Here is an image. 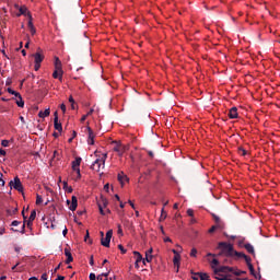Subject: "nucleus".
I'll list each match as a JSON object with an SVG mask.
<instances>
[{
    "label": "nucleus",
    "instance_id": "obj_4",
    "mask_svg": "<svg viewBox=\"0 0 280 280\" xmlns=\"http://www.w3.org/2000/svg\"><path fill=\"white\" fill-rule=\"evenodd\" d=\"M114 143H116V145L114 147V152H117L118 156H124V152H128V145H124L117 141H114Z\"/></svg>",
    "mask_w": 280,
    "mask_h": 280
},
{
    "label": "nucleus",
    "instance_id": "obj_11",
    "mask_svg": "<svg viewBox=\"0 0 280 280\" xmlns=\"http://www.w3.org/2000/svg\"><path fill=\"white\" fill-rule=\"evenodd\" d=\"M54 126L55 130L62 132V124L58 121V112H55Z\"/></svg>",
    "mask_w": 280,
    "mask_h": 280
},
{
    "label": "nucleus",
    "instance_id": "obj_42",
    "mask_svg": "<svg viewBox=\"0 0 280 280\" xmlns=\"http://www.w3.org/2000/svg\"><path fill=\"white\" fill-rule=\"evenodd\" d=\"M110 275V271H108V272H105V273H101V275H98V277H105V279H108V276Z\"/></svg>",
    "mask_w": 280,
    "mask_h": 280
},
{
    "label": "nucleus",
    "instance_id": "obj_57",
    "mask_svg": "<svg viewBox=\"0 0 280 280\" xmlns=\"http://www.w3.org/2000/svg\"><path fill=\"white\" fill-rule=\"evenodd\" d=\"M34 69H35V71H38V69H40V63H35Z\"/></svg>",
    "mask_w": 280,
    "mask_h": 280
},
{
    "label": "nucleus",
    "instance_id": "obj_24",
    "mask_svg": "<svg viewBox=\"0 0 280 280\" xmlns=\"http://www.w3.org/2000/svg\"><path fill=\"white\" fill-rule=\"evenodd\" d=\"M49 114H50L49 108H48V109H45L44 112L40 110V112L38 113V117H40L42 119H45V117H49Z\"/></svg>",
    "mask_w": 280,
    "mask_h": 280
},
{
    "label": "nucleus",
    "instance_id": "obj_19",
    "mask_svg": "<svg viewBox=\"0 0 280 280\" xmlns=\"http://www.w3.org/2000/svg\"><path fill=\"white\" fill-rule=\"evenodd\" d=\"M209 279V277L207 276V273H197L195 276H192V280H207Z\"/></svg>",
    "mask_w": 280,
    "mask_h": 280
},
{
    "label": "nucleus",
    "instance_id": "obj_34",
    "mask_svg": "<svg viewBox=\"0 0 280 280\" xmlns=\"http://www.w3.org/2000/svg\"><path fill=\"white\" fill-rule=\"evenodd\" d=\"M36 205H43V197L40 195L36 196Z\"/></svg>",
    "mask_w": 280,
    "mask_h": 280
},
{
    "label": "nucleus",
    "instance_id": "obj_54",
    "mask_svg": "<svg viewBox=\"0 0 280 280\" xmlns=\"http://www.w3.org/2000/svg\"><path fill=\"white\" fill-rule=\"evenodd\" d=\"M12 95H14V96L18 97V98L22 97V96H21V93L16 92V91H14V93H13Z\"/></svg>",
    "mask_w": 280,
    "mask_h": 280
},
{
    "label": "nucleus",
    "instance_id": "obj_50",
    "mask_svg": "<svg viewBox=\"0 0 280 280\" xmlns=\"http://www.w3.org/2000/svg\"><path fill=\"white\" fill-rule=\"evenodd\" d=\"M90 266H95V260L93 259V256L90 257Z\"/></svg>",
    "mask_w": 280,
    "mask_h": 280
},
{
    "label": "nucleus",
    "instance_id": "obj_60",
    "mask_svg": "<svg viewBox=\"0 0 280 280\" xmlns=\"http://www.w3.org/2000/svg\"><path fill=\"white\" fill-rule=\"evenodd\" d=\"M95 112V109H93V108H91L89 112H88V117H90V115L92 114V113H94Z\"/></svg>",
    "mask_w": 280,
    "mask_h": 280
},
{
    "label": "nucleus",
    "instance_id": "obj_48",
    "mask_svg": "<svg viewBox=\"0 0 280 280\" xmlns=\"http://www.w3.org/2000/svg\"><path fill=\"white\" fill-rule=\"evenodd\" d=\"M20 233H22V235H25V223H23V225H22V229H21Z\"/></svg>",
    "mask_w": 280,
    "mask_h": 280
},
{
    "label": "nucleus",
    "instance_id": "obj_28",
    "mask_svg": "<svg viewBox=\"0 0 280 280\" xmlns=\"http://www.w3.org/2000/svg\"><path fill=\"white\" fill-rule=\"evenodd\" d=\"M15 104L19 106V108H23L25 106V102L23 101V96H20V98H18L15 101Z\"/></svg>",
    "mask_w": 280,
    "mask_h": 280
},
{
    "label": "nucleus",
    "instance_id": "obj_32",
    "mask_svg": "<svg viewBox=\"0 0 280 280\" xmlns=\"http://www.w3.org/2000/svg\"><path fill=\"white\" fill-rule=\"evenodd\" d=\"M166 218H167V212L165 211V208H162L160 220L163 221V220H165Z\"/></svg>",
    "mask_w": 280,
    "mask_h": 280
},
{
    "label": "nucleus",
    "instance_id": "obj_22",
    "mask_svg": "<svg viewBox=\"0 0 280 280\" xmlns=\"http://www.w3.org/2000/svg\"><path fill=\"white\" fill-rule=\"evenodd\" d=\"M124 180H128V176H126L125 174H124V172H120L119 174H118V182L120 183V185L124 187Z\"/></svg>",
    "mask_w": 280,
    "mask_h": 280
},
{
    "label": "nucleus",
    "instance_id": "obj_26",
    "mask_svg": "<svg viewBox=\"0 0 280 280\" xmlns=\"http://www.w3.org/2000/svg\"><path fill=\"white\" fill-rule=\"evenodd\" d=\"M19 213V208H14L13 210L7 209V215L12 217Z\"/></svg>",
    "mask_w": 280,
    "mask_h": 280
},
{
    "label": "nucleus",
    "instance_id": "obj_35",
    "mask_svg": "<svg viewBox=\"0 0 280 280\" xmlns=\"http://www.w3.org/2000/svg\"><path fill=\"white\" fill-rule=\"evenodd\" d=\"M117 233H118V235H120V237H124V230L121 229V224H118Z\"/></svg>",
    "mask_w": 280,
    "mask_h": 280
},
{
    "label": "nucleus",
    "instance_id": "obj_52",
    "mask_svg": "<svg viewBox=\"0 0 280 280\" xmlns=\"http://www.w3.org/2000/svg\"><path fill=\"white\" fill-rule=\"evenodd\" d=\"M12 95H14V96L18 97V98L22 97V96H21V93L16 92V91H14V93H13Z\"/></svg>",
    "mask_w": 280,
    "mask_h": 280
},
{
    "label": "nucleus",
    "instance_id": "obj_27",
    "mask_svg": "<svg viewBox=\"0 0 280 280\" xmlns=\"http://www.w3.org/2000/svg\"><path fill=\"white\" fill-rule=\"evenodd\" d=\"M133 255L136 256L137 264H140V261H143V256L139 252H133Z\"/></svg>",
    "mask_w": 280,
    "mask_h": 280
},
{
    "label": "nucleus",
    "instance_id": "obj_15",
    "mask_svg": "<svg viewBox=\"0 0 280 280\" xmlns=\"http://www.w3.org/2000/svg\"><path fill=\"white\" fill-rule=\"evenodd\" d=\"M229 117L230 119H237V107H232L230 110H229Z\"/></svg>",
    "mask_w": 280,
    "mask_h": 280
},
{
    "label": "nucleus",
    "instance_id": "obj_7",
    "mask_svg": "<svg viewBox=\"0 0 280 280\" xmlns=\"http://www.w3.org/2000/svg\"><path fill=\"white\" fill-rule=\"evenodd\" d=\"M88 130V143L89 145H95V132H93V129L91 127H86Z\"/></svg>",
    "mask_w": 280,
    "mask_h": 280
},
{
    "label": "nucleus",
    "instance_id": "obj_30",
    "mask_svg": "<svg viewBox=\"0 0 280 280\" xmlns=\"http://www.w3.org/2000/svg\"><path fill=\"white\" fill-rule=\"evenodd\" d=\"M27 18H28V30H32V27H34V23L32 22V13H27Z\"/></svg>",
    "mask_w": 280,
    "mask_h": 280
},
{
    "label": "nucleus",
    "instance_id": "obj_59",
    "mask_svg": "<svg viewBox=\"0 0 280 280\" xmlns=\"http://www.w3.org/2000/svg\"><path fill=\"white\" fill-rule=\"evenodd\" d=\"M8 93H10L11 95L14 93V90H12V88H8Z\"/></svg>",
    "mask_w": 280,
    "mask_h": 280
},
{
    "label": "nucleus",
    "instance_id": "obj_10",
    "mask_svg": "<svg viewBox=\"0 0 280 280\" xmlns=\"http://www.w3.org/2000/svg\"><path fill=\"white\" fill-rule=\"evenodd\" d=\"M80 163H82V158H75L72 162V170L73 172H77V174H80Z\"/></svg>",
    "mask_w": 280,
    "mask_h": 280
},
{
    "label": "nucleus",
    "instance_id": "obj_56",
    "mask_svg": "<svg viewBox=\"0 0 280 280\" xmlns=\"http://www.w3.org/2000/svg\"><path fill=\"white\" fill-rule=\"evenodd\" d=\"M86 117H89V115H83V116L81 117V122L86 121Z\"/></svg>",
    "mask_w": 280,
    "mask_h": 280
},
{
    "label": "nucleus",
    "instance_id": "obj_53",
    "mask_svg": "<svg viewBox=\"0 0 280 280\" xmlns=\"http://www.w3.org/2000/svg\"><path fill=\"white\" fill-rule=\"evenodd\" d=\"M12 95H14V96L18 97V98L22 97V96H21V93L16 92V91H14V93H13Z\"/></svg>",
    "mask_w": 280,
    "mask_h": 280
},
{
    "label": "nucleus",
    "instance_id": "obj_33",
    "mask_svg": "<svg viewBox=\"0 0 280 280\" xmlns=\"http://www.w3.org/2000/svg\"><path fill=\"white\" fill-rule=\"evenodd\" d=\"M220 264V261L218 260V259H212V261H211V267L215 270L217 268V266Z\"/></svg>",
    "mask_w": 280,
    "mask_h": 280
},
{
    "label": "nucleus",
    "instance_id": "obj_18",
    "mask_svg": "<svg viewBox=\"0 0 280 280\" xmlns=\"http://www.w3.org/2000/svg\"><path fill=\"white\" fill-rule=\"evenodd\" d=\"M19 12L20 13L18 14V16H21V15L27 16V13L30 14V11L27 10V7H25V5L20 7Z\"/></svg>",
    "mask_w": 280,
    "mask_h": 280
},
{
    "label": "nucleus",
    "instance_id": "obj_23",
    "mask_svg": "<svg viewBox=\"0 0 280 280\" xmlns=\"http://www.w3.org/2000/svg\"><path fill=\"white\" fill-rule=\"evenodd\" d=\"M97 205H98V211L101 215H106V213H110V209L104 210V207H102V202H98Z\"/></svg>",
    "mask_w": 280,
    "mask_h": 280
},
{
    "label": "nucleus",
    "instance_id": "obj_29",
    "mask_svg": "<svg viewBox=\"0 0 280 280\" xmlns=\"http://www.w3.org/2000/svg\"><path fill=\"white\" fill-rule=\"evenodd\" d=\"M213 218H214V222L217 223V225L219 226V229H223V226H222V220H220V217L213 215Z\"/></svg>",
    "mask_w": 280,
    "mask_h": 280
},
{
    "label": "nucleus",
    "instance_id": "obj_49",
    "mask_svg": "<svg viewBox=\"0 0 280 280\" xmlns=\"http://www.w3.org/2000/svg\"><path fill=\"white\" fill-rule=\"evenodd\" d=\"M30 32H31L32 36H34L36 34V27L30 28Z\"/></svg>",
    "mask_w": 280,
    "mask_h": 280
},
{
    "label": "nucleus",
    "instance_id": "obj_55",
    "mask_svg": "<svg viewBox=\"0 0 280 280\" xmlns=\"http://www.w3.org/2000/svg\"><path fill=\"white\" fill-rule=\"evenodd\" d=\"M5 150H3V149H0V156H5Z\"/></svg>",
    "mask_w": 280,
    "mask_h": 280
},
{
    "label": "nucleus",
    "instance_id": "obj_1",
    "mask_svg": "<svg viewBox=\"0 0 280 280\" xmlns=\"http://www.w3.org/2000/svg\"><path fill=\"white\" fill-rule=\"evenodd\" d=\"M219 250H221L218 255L226 257V259H246V254L236 252L233 246L229 243L221 242L218 245Z\"/></svg>",
    "mask_w": 280,
    "mask_h": 280
},
{
    "label": "nucleus",
    "instance_id": "obj_13",
    "mask_svg": "<svg viewBox=\"0 0 280 280\" xmlns=\"http://www.w3.org/2000/svg\"><path fill=\"white\" fill-rule=\"evenodd\" d=\"M246 266H247L250 275L253 277H255V279H257V273L255 272V267H253V264H250V258L249 257H246Z\"/></svg>",
    "mask_w": 280,
    "mask_h": 280
},
{
    "label": "nucleus",
    "instance_id": "obj_43",
    "mask_svg": "<svg viewBox=\"0 0 280 280\" xmlns=\"http://www.w3.org/2000/svg\"><path fill=\"white\" fill-rule=\"evenodd\" d=\"M187 215H189V218H194V210L188 209L187 210Z\"/></svg>",
    "mask_w": 280,
    "mask_h": 280
},
{
    "label": "nucleus",
    "instance_id": "obj_2",
    "mask_svg": "<svg viewBox=\"0 0 280 280\" xmlns=\"http://www.w3.org/2000/svg\"><path fill=\"white\" fill-rule=\"evenodd\" d=\"M229 272H233V267L221 266L218 269H214L215 279H218V280H237V278L232 279L231 275H229Z\"/></svg>",
    "mask_w": 280,
    "mask_h": 280
},
{
    "label": "nucleus",
    "instance_id": "obj_14",
    "mask_svg": "<svg viewBox=\"0 0 280 280\" xmlns=\"http://www.w3.org/2000/svg\"><path fill=\"white\" fill-rule=\"evenodd\" d=\"M65 255L67 257L66 264H71V261H73V256L71 255V249L65 248Z\"/></svg>",
    "mask_w": 280,
    "mask_h": 280
},
{
    "label": "nucleus",
    "instance_id": "obj_44",
    "mask_svg": "<svg viewBox=\"0 0 280 280\" xmlns=\"http://www.w3.org/2000/svg\"><path fill=\"white\" fill-rule=\"evenodd\" d=\"M215 229H220V226L213 225V226L209 230V233H214V232H215Z\"/></svg>",
    "mask_w": 280,
    "mask_h": 280
},
{
    "label": "nucleus",
    "instance_id": "obj_6",
    "mask_svg": "<svg viewBox=\"0 0 280 280\" xmlns=\"http://www.w3.org/2000/svg\"><path fill=\"white\" fill-rule=\"evenodd\" d=\"M110 240H113V230L106 232V236L101 238L102 246L105 248H110Z\"/></svg>",
    "mask_w": 280,
    "mask_h": 280
},
{
    "label": "nucleus",
    "instance_id": "obj_17",
    "mask_svg": "<svg viewBox=\"0 0 280 280\" xmlns=\"http://www.w3.org/2000/svg\"><path fill=\"white\" fill-rule=\"evenodd\" d=\"M62 73H65L62 70L58 71V69H55L52 78H55V80L62 81Z\"/></svg>",
    "mask_w": 280,
    "mask_h": 280
},
{
    "label": "nucleus",
    "instance_id": "obj_58",
    "mask_svg": "<svg viewBox=\"0 0 280 280\" xmlns=\"http://www.w3.org/2000/svg\"><path fill=\"white\" fill-rule=\"evenodd\" d=\"M5 84H7V86H10V84H12V79H8Z\"/></svg>",
    "mask_w": 280,
    "mask_h": 280
},
{
    "label": "nucleus",
    "instance_id": "obj_47",
    "mask_svg": "<svg viewBox=\"0 0 280 280\" xmlns=\"http://www.w3.org/2000/svg\"><path fill=\"white\" fill-rule=\"evenodd\" d=\"M90 280H97V277L95 276V273H90Z\"/></svg>",
    "mask_w": 280,
    "mask_h": 280
},
{
    "label": "nucleus",
    "instance_id": "obj_39",
    "mask_svg": "<svg viewBox=\"0 0 280 280\" xmlns=\"http://www.w3.org/2000/svg\"><path fill=\"white\" fill-rule=\"evenodd\" d=\"M118 248H119V250L121 252L122 255H126L127 249L124 248V245H118Z\"/></svg>",
    "mask_w": 280,
    "mask_h": 280
},
{
    "label": "nucleus",
    "instance_id": "obj_31",
    "mask_svg": "<svg viewBox=\"0 0 280 280\" xmlns=\"http://www.w3.org/2000/svg\"><path fill=\"white\" fill-rule=\"evenodd\" d=\"M98 202H101L103 209H106V207H108V200L106 198L102 197L101 201H98Z\"/></svg>",
    "mask_w": 280,
    "mask_h": 280
},
{
    "label": "nucleus",
    "instance_id": "obj_8",
    "mask_svg": "<svg viewBox=\"0 0 280 280\" xmlns=\"http://www.w3.org/2000/svg\"><path fill=\"white\" fill-rule=\"evenodd\" d=\"M172 253L175 254V256L173 258V264L177 268L176 272H178V269L180 268V255L176 249H173Z\"/></svg>",
    "mask_w": 280,
    "mask_h": 280
},
{
    "label": "nucleus",
    "instance_id": "obj_64",
    "mask_svg": "<svg viewBox=\"0 0 280 280\" xmlns=\"http://www.w3.org/2000/svg\"><path fill=\"white\" fill-rule=\"evenodd\" d=\"M97 280H108V278L103 279L102 276L96 277Z\"/></svg>",
    "mask_w": 280,
    "mask_h": 280
},
{
    "label": "nucleus",
    "instance_id": "obj_16",
    "mask_svg": "<svg viewBox=\"0 0 280 280\" xmlns=\"http://www.w3.org/2000/svg\"><path fill=\"white\" fill-rule=\"evenodd\" d=\"M153 252H154V249H152V248H150L149 250L145 252L144 260H147L148 264L152 262V259L154 258V256H152Z\"/></svg>",
    "mask_w": 280,
    "mask_h": 280
},
{
    "label": "nucleus",
    "instance_id": "obj_37",
    "mask_svg": "<svg viewBox=\"0 0 280 280\" xmlns=\"http://www.w3.org/2000/svg\"><path fill=\"white\" fill-rule=\"evenodd\" d=\"M238 152L242 156H246V150L244 148L240 147Z\"/></svg>",
    "mask_w": 280,
    "mask_h": 280
},
{
    "label": "nucleus",
    "instance_id": "obj_25",
    "mask_svg": "<svg viewBox=\"0 0 280 280\" xmlns=\"http://www.w3.org/2000/svg\"><path fill=\"white\" fill-rule=\"evenodd\" d=\"M246 250L249 253V255H255V247L250 243L246 244Z\"/></svg>",
    "mask_w": 280,
    "mask_h": 280
},
{
    "label": "nucleus",
    "instance_id": "obj_45",
    "mask_svg": "<svg viewBox=\"0 0 280 280\" xmlns=\"http://www.w3.org/2000/svg\"><path fill=\"white\" fill-rule=\"evenodd\" d=\"M60 108H61L62 113H67V105L61 104V105H60Z\"/></svg>",
    "mask_w": 280,
    "mask_h": 280
},
{
    "label": "nucleus",
    "instance_id": "obj_46",
    "mask_svg": "<svg viewBox=\"0 0 280 280\" xmlns=\"http://www.w3.org/2000/svg\"><path fill=\"white\" fill-rule=\"evenodd\" d=\"M67 233H69V230H67V226H65V229H63V231H62L63 237H67Z\"/></svg>",
    "mask_w": 280,
    "mask_h": 280
},
{
    "label": "nucleus",
    "instance_id": "obj_21",
    "mask_svg": "<svg viewBox=\"0 0 280 280\" xmlns=\"http://www.w3.org/2000/svg\"><path fill=\"white\" fill-rule=\"evenodd\" d=\"M34 58H35V63H39L43 62V60H45V56L40 55V52H36L34 55Z\"/></svg>",
    "mask_w": 280,
    "mask_h": 280
},
{
    "label": "nucleus",
    "instance_id": "obj_63",
    "mask_svg": "<svg viewBox=\"0 0 280 280\" xmlns=\"http://www.w3.org/2000/svg\"><path fill=\"white\" fill-rule=\"evenodd\" d=\"M42 280H47V273L42 275Z\"/></svg>",
    "mask_w": 280,
    "mask_h": 280
},
{
    "label": "nucleus",
    "instance_id": "obj_40",
    "mask_svg": "<svg viewBox=\"0 0 280 280\" xmlns=\"http://www.w3.org/2000/svg\"><path fill=\"white\" fill-rule=\"evenodd\" d=\"M19 224H21V221L14 220L11 223V226H19Z\"/></svg>",
    "mask_w": 280,
    "mask_h": 280
},
{
    "label": "nucleus",
    "instance_id": "obj_51",
    "mask_svg": "<svg viewBox=\"0 0 280 280\" xmlns=\"http://www.w3.org/2000/svg\"><path fill=\"white\" fill-rule=\"evenodd\" d=\"M234 272L235 277H240V275L244 273V271H231Z\"/></svg>",
    "mask_w": 280,
    "mask_h": 280
},
{
    "label": "nucleus",
    "instance_id": "obj_61",
    "mask_svg": "<svg viewBox=\"0 0 280 280\" xmlns=\"http://www.w3.org/2000/svg\"><path fill=\"white\" fill-rule=\"evenodd\" d=\"M104 189H105V191H108V189H110V186H109L108 184H106V185L104 186Z\"/></svg>",
    "mask_w": 280,
    "mask_h": 280
},
{
    "label": "nucleus",
    "instance_id": "obj_36",
    "mask_svg": "<svg viewBox=\"0 0 280 280\" xmlns=\"http://www.w3.org/2000/svg\"><path fill=\"white\" fill-rule=\"evenodd\" d=\"M1 145H2L3 148H8V147L10 145V140H2V141H1Z\"/></svg>",
    "mask_w": 280,
    "mask_h": 280
},
{
    "label": "nucleus",
    "instance_id": "obj_41",
    "mask_svg": "<svg viewBox=\"0 0 280 280\" xmlns=\"http://www.w3.org/2000/svg\"><path fill=\"white\" fill-rule=\"evenodd\" d=\"M238 246H241L242 248H246V243L244 242V240L238 242Z\"/></svg>",
    "mask_w": 280,
    "mask_h": 280
},
{
    "label": "nucleus",
    "instance_id": "obj_62",
    "mask_svg": "<svg viewBox=\"0 0 280 280\" xmlns=\"http://www.w3.org/2000/svg\"><path fill=\"white\" fill-rule=\"evenodd\" d=\"M3 233H5V229L4 228H0V235H3Z\"/></svg>",
    "mask_w": 280,
    "mask_h": 280
},
{
    "label": "nucleus",
    "instance_id": "obj_20",
    "mask_svg": "<svg viewBox=\"0 0 280 280\" xmlns=\"http://www.w3.org/2000/svg\"><path fill=\"white\" fill-rule=\"evenodd\" d=\"M55 69H57V71L62 70V61H60L58 57H55Z\"/></svg>",
    "mask_w": 280,
    "mask_h": 280
},
{
    "label": "nucleus",
    "instance_id": "obj_3",
    "mask_svg": "<svg viewBox=\"0 0 280 280\" xmlns=\"http://www.w3.org/2000/svg\"><path fill=\"white\" fill-rule=\"evenodd\" d=\"M106 159H108V153H103L101 158L93 162L91 170H93V172H101V170H104V167H106Z\"/></svg>",
    "mask_w": 280,
    "mask_h": 280
},
{
    "label": "nucleus",
    "instance_id": "obj_5",
    "mask_svg": "<svg viewBox=\"0 0 280 280\" xmlns=\"http://www.w3.org/2000/svg\"><path fill=\"white\" fill-rule=\"evenodd\" d=\"M9 185L16 191L23 192V184L21 183V178H19V176L14 177V179L11 180Z\"/></svg>",
    "mask_w": 280,
    "mask_h": 280
},
{
    "label": "nucleus",
    "instance_id": "obj_38",
    "mask_svg": "<svg viewBox=\"0 0 280 280\" xmlns=\"http://www.w3.org/2000/svg\"><path fill=\"white\" fill-rule=\"evenodd\" d=\"M196 255H198V249L192 248L190 252V257H196Z\"/></svg>",
    "mask_w": 280,
    "mask_h": 280
},
{
    "label": "nucleus",
    "instance_id": "obj_9",
    "mask_svg": "<svg viewBox=\"0 0 280 280\" xmlns=\"http://www.w3.org/2000/svg\"><path fill=\"white\" fill-rule=\"evenodd\" d=\"M67 205H70L69 206L70 211H75V209H78V197L72 196L71 201L67 200Z\"/></svg>",
    "mask_w": 280,
    "mask_h": 280
},
{
    "label": "nucleus",
    "instance_id": "obj_12",
    "mask_svg": "<svg viewBox=\"0 0 280 280\" xmlns=\"http://www.w3.org/2000/svg\"><path fill=\"white\" fill-rule=\"evenodd\" d=\"M36 220V210H32L28 220L26 221L27 229H32L33 222Z\"/></svg>",
    "mask_w": 280,
    "mask_h": 280
}]
</instances>
